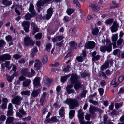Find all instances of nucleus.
<instances>
[{
    "label": "nucleus",
    "mask_w": 124,
    "mask_h": 124,
    "mask_svg": "<svg viewBox=\"0 0 124 124\" xmlns=\"http://www.w3.org/2000/svg\"><path fill=\"white\" fill-rule=\"evenodd\" d=\"M79 97L78 96L76 97V99H73L71 98H67L66 100L63 101L64 103L69 105V108L70 109H74L75 107H78L79 105L78 101L77 99H79Z\"/></svg>",
    "instance_id": "nucleus-1"
},
{
    "label": "nucleus",
    "mask_w": 124,
    "mask_h": 124,
    "mask_svg": "<svg viewBox=\"0 0 124 124\" xmlns=\"http://www.w3.org/2000/svg\"><path fill=\"white\" fill-rule=\"evenodd\" d=\"M80 77L76 74H72L70 78V83L71 84L75 83L74 85V88L76 90L81 88L82 85L81 84V83L79 81V79Z\"/></svg>",
    "instance_id": "nucleus-2"
},
{
    "label": "nucleus",
    "mask_w": 124,
    "mask_h": 124,
    "mask_svg": "<svg viewBox=\"0 0 124 124\" xmlns=\"http://www.w3.org/2000/svg\"><path fill=\"white\" fill-rule=\"evenodd\" d=\"M108 44L107 46H101L100 50L102 52H104L106 51L108 52H110L112 50V47L111 46L112 44L110 42H108Z\"/></svg>",
    "instance_id": "nucleus-3"
},
{
    "label": "nucleus",
    "mask_w": 124,
    "mask_h": 124,
    "mask_svg": "<svg viewBox=\"0 0 124 124\" xmlns=\"http://www.w3.org/2000/svg\"><path fill=\"white\" fill-rule=\"evenodd\" d=\"M24 44L26 46H33L34 44V42L29 37H25L24 39Z\"/></svg>",
    "instance_id": "nucleus-4"
},
{
    "label": "nucleus",
    "mask_w": 124,
    "mask_h": 124,
    "mask_svg": "<svg viewBox=\"0 0 124 124\" xmlns=\"http://www.w3.org/2000/svg\"><path fill=\"white\" fill-rule=\"evenodd\" d=\"M30 22L24 21L22 23V25L23 27V29L26 32H28L29 31Z\"/></svg>",
    "instance_id": "nucleus-5"
},
{
    "label": "nucleus",
    "mask_w": 124,
    "mask_h": 124,
    "mask_svg": "<svg viewBox=\"0 0 124 124\" xmlns=\"http://www.w3.org/2000/svg\"><path fill=\"white\" fill-rule=\"evenodd\" d=\"M95 44L93 41H89L86 42L85 45V47L87 49H92L95 47Z\"/></svg>",
    "instance_id": "nucleus-6"
},
{
    "label": "nucleus",
    "mask_w": 124,
    "mask_h": 124,
    "mask_svg": "<svg viewBox=\"0 0 124 124\" xmlns=\"http://www.w3.org/2000/svg\"><path fill=\"white\" fill-rule=\"evenodd\" d=\"M34 66L35 70H38L40 69L42 67L41 62L38 60H36L35 61Z\"/></svg>",
    "instance_id": "nucleus-7"
},
{
    "label": "nucleus",
    "mask_w": 124,
    "mask_h": 124,
    "mask_svg": "<svg viewBox=\"0 0 124 124\" xmlns=\"http://www.w3.org/2000/svg\"><path fill=\"white\" fill-rule=\"evenodd\" d=\"M22 98L18 96H16L11 100V102L14 104H16L19 105L21 103V100Z\"/></svg>",
    "instance_id": "nucleus-8"
},
{
    "label": "nucleus",
    "mask_w": 124,
    "mask_h": 124,
    "mask_svg": "<svg viewBox=\"0 0 124 124\" xmlns=\"http://www.w3.org/2000/svg\"><path fill=\"white\" fill-rule=\"evenodd\" d=\"M21 73L22 75L27 77H31L32 76H31V74L27 68L23 69L21 71Z\"/></svg>",
    "instance_id": "nucleus-9"
},
{
    "label": "nucleus",
    "mask_w": 124,
    "mask_h": 124,
    "mask_svg": "<svg viewBox=\"0 0 124 124\" xmlns=\"http://www.w3.org/2000/svg\"><path fill=\"white\" fill-rule=\"evenodd\" d=\"M118 24L116 22L114 21L112 25L110 27L111 32L113 33L116 31L118 30Z\"/></svg>",
    "instance_id": "nucleus-10"
},
{
    "label": "nucleus",
    "mask_w": 124,
    "mask_h": 124,
    "mask_svg": "<svg viewBox=\"0 0 124 124\" xmlns=\"http://www.w3.org/2000/svg\"><path fill=\"white\" fill-rule=\"evenodd\" d=\"M40 78L38 77H36L34 79L33 82L34 86L37 88L40 86Z\"/></svg>",
    "instance_id": "nucleus-11"
},
{
    "label": "nucleus",
    "mask_w": 124,
    "mask_h": 124,
    "mask_svg": "<svg viewBox=\"0 0 124 124\" xmlns=\"http://www.w3.org/2000/svg\"><path fill=\"white\" fill-rule=\"evenodd\" d=\"M31 26L32 28L33 31L32 34L33 35H34L36 32L39 31V29L37 27V25L34 23L33 22L31 23Z\"/></svg>",
    "instance_id": "nucleus-12"
},
{
    "label": "nucleus",
    "mask_w": 124,
    "mask_h": 124,
    "mask_svg": "<svg viewBox=\"0 0 124 124\" xmlns=\"http://www.w3.org/2000/svg\"><path fill=\"white\" fill-rule=\"evenodd\" d=\"M53 12V9L52 8H50L47 10L46 17V20H48L51 18Z\"/></svg>",
    "instance_id": "nucleus-13"
},
{
    "label": "nucleus",
    "mask_w": 124,
    "mask_h": 124,
    "mask_svg": "<svg viewBox=\"0 0 124 124\" xmlns=\"http://www.w3.org/2000/svg\"><path fill=\"white\" fill-rule=\"evenodd\" d=\"M11 58V56L8 54H3L0 56V60L1 61H4L5 60H10Z\"/></svg>",
    "instance_id": "nucleus-14"
},
{
    "label": "nucleus",
    "mask_w": 124,
    "mask_h": 124,
    "mask_svg": "<svg viewBox=\"0 0 124 124\" xmlns=\"http://www.w3.org/2000/svg\"><path fill=\"white\" fill-rule=\"evenodd\" d=\"M19 111L16 113V115L17 116L21 118H22L23 115H25L26 114V112L22 108L19 109Z\"/></svg>",
    "instance_id": "nucleus-15"
},
{
    "label": "nucleus",
    "mask_w": 124,
    "mask_h": 124,
    "mask_svg": "<svg viewBox=\"0 0 124 124\" xmlns=\"http://www.w3.org/2000/svg\"><path fill=\"white\" fill-rule=\"evenodd\" d=\"M46 92L43 93L42 96L40 100V103L42 106L44 105L45 103L46 97Z\"/></svg>",
    "instance_id": "nucleus-16"
},
{
    "label": "nucleus",
    "mask_w": 124,
    "mask_h": 124,
    "mask_svg": "<svg viewBox=\"0 0 124 124\" xmlns=\"http://www.w3.org/2000/svg\"><path fill=\"white\" fill-rule=\"evenodd\" d=\"M31 82V81L30 79H26L22 83L23 86V87H26L30 85Z\"/></svg>",
    "instance_id": "nucleus-17"
},
{
    "label": "nucleus",
    "mask_w": 124,
    "mask_h": 124,
    "mask_svg": "<svg viewBox=\"0 0 124 124\" xmlns=\"http://www.w3.org/2000/svg\"><path fill=\"white\" fill-rule=\"evenodd\" d=\"M63 37L62 35L54 37L52 39L53 42H55L57 41H61L63 39Z\"/></svg>",
    "instance_id": "nucleus-18"
},
{
    "label": "nucleus",
    "mask_w": 124,
    "mask_h": 124,
    "mask_svg": "<svg viewBox=\"0 0 124 124\" xmlns=\"http://www.w3.org/2000/svg\"><path fill=\"white\" fill-rule=\"evenodd\" d=\"M89 6L90 7L92 8L93 10L95 12L98 11L100 9V7L98 5L90 4Z\"/></svg>",
    "instance_id": "nucleus-19"
},
{
    "label": "nucleus",
    "mask_w": 124,
    "mask_h": 124,
    "mask_svg": "<svg viewBox=\"0 0 124 124\" xmlns=\"http://www.w3.org/2000/svg\"><path fill=\"white\" fill-rule=\"evenodd\" d=\"M40 92V90H37L33 91L31 93V95L33 97H37L39 94Z\"/></svg>",
    "instance_id": "nucleus-20"
},
{
    "label": "nucleus",
    "mask_w": 124,
    "mask_h": 124,
    "mask_svg": "<svg viewBox=\"0 0 124 124\" xmlns=\"http://www.w3.org/2000/svg\"><path fill=\"white\" fill-rule=\"evenodd\" d=\"M29 11L32 15H34L35 14V11L34 9V6L32 4H30V7L29 9Z\"/></svg>",
    "instance_id": "nucleus-21"
},
{
    "label": "nucleus",
    "mask_w": 124,
    "mask_h": 124,
    "mask_svg": "<svg viewBox=\"0 0 124 124\" xmlns=\"http://www.w3.org/2000/svg\"><path fill=\"white\" fill-rule=\"evenodd\" d=\"M14 118L11 116L8 117L6 121V124H10L12 123L14 121Z\"/></svg>",
    "instance_id": "nucleus-22"
},
{
    "label": "nucleus",
    "mask_w": 124,
    "mask_h": 124,
    "mask_svg": "<svg viewBox=\"0 0 124 124\" xmlns=\"http://www.w3.org/2000/svg\"><path fill=\"white\" fill-rule=\"evenodd\" d=\"M109 66V63L107 62H105L101 66V70H104L108 68Z\"/></svg>",
    "instance_id": "nucleus-23"
},
{
    "label": "nucleus",
    "mask_w": 124,
    "mask_h": 124,
    "mask_svg": "<svg viewBox=\"0 0 124 124\" xmlns=\"http://www.w3.org/2000/svg\"><path fill=\"white\" fill-rule=\"evenodd\" d=\"M8 0H3L2 1V4L6 6L10 5L12 4V2L11 1H8Z\"/></svg>",
    "instance_id": "nucleus-24"
},
{
    "label": "nucleus",
    "mask_w": 124,
    "mask_h": 124,
    "mask_svg": "<svg viewBox=\"0 0 124 124\" xmlns=\"http://www.w3.org/2000/svg\"><path fill=\"white\" fill-rule=\"evenodd\" d=\"M21 94L22 95H24L28 96H29L31 94V92L30 91L25 90L21 92Z\"/></svg>",
    "instance_id": "nucleus-25"
},
{
    "label": "nucleus",
    "mask_w": 124,
    "mask_h": 124,
    "mask_svg": "<svg viewBox=\"0 0 124 124\" xmlns=\"http://www.w3.org/2000/svg\"><path fill=\"white\" fill-rule=\"evenodd\" d=\"M70 76V74H68L64 76V77H62L61 78V82H64Z\"/></svg>",
    "instance_id": "nucleus-26"
},
{
    "label": "nucleus",
    "mask_w": 124,
    "mask_h": 124,
    "mask_svg": "<svg viewBox=\"0 0 124 124\" xmlns=\"http://www.w3.org/2000/svg\"><path fill=\"white\" fill-rule=\"evenodd\" d=\"M64 108V107H62L59 110V114L60 116L63 117L65 114Z\"/></svg>",
    "instance_id": "nucleus-27"
},
{
    "label": "nucleus",
    "mask_w": 124,
    "mask_h": 124,
    "mask_svg": "<svg viewBox=\"0 0 124 124\" xmlns=\"http://www.w3.org/2000/svg\"><path fill=\"white\" fill-rule=\"evenodd\" d=\"M96 108L91 107L89 108V112L90 113L93 114L95 112H96Z\"/></svg>",
    "instance_id": "nucleus-28"
},
{
    "label": "nucleus",
    "mask_w": 124,
    "mask_h": 124,
    "mask_svg": "<svg viewBox=\"0 0 124 124\" xmlns=\"http://www.w3.org/2000/svg\"><path fill=\"white\" fill-rule=\"evenodd\" d=\"M76 59L78 62H81L84 60L85 57L80 56L77 57Z\"/></svg>",
    "instance_id": "nucleus-29"
},
{
    "label": "nucleus",
    "mask_w": 124,
    "mask_h": 124,
    "mask_svg": "<svg viewBox=\"0 0 124 124\" xmlns=\"http://www.w3.org/2000/svg\"><path fill=\"white\" fill-rule=\"evenodd\" d=\"M71 47L73 49L76 48L77 46V44L74 41H72L70 43Z\"/></svg>",
    "instance_id": "nucleus-30"
},
{
    "label": "nucleus",
    "mask_w": 124,
    "mask_h": 124,
    "mask_svg": "<svg viewBox=\"0 0 124 124\" xmlns=\"http://www.w3.org/2000/svg\"><path fill=\"white\" fill-rule=\"evenodd\" d=\"M75 112L74 110H70L69 113V118L70 119H72L74 116Z\"/></svg>",
    "instance_id": "nucleus-31"
},
{
    "label": "nucleus",
    "mask_w": 124,
    "mask_h": 124,
    "mask_svg": "<svg viewBox=\"0 0 124 124\" xmlns=\"http://www.w3.org/2000/svg\"><path fill=\"white\" fill-rule=\"evenodd\" d=\"M37 52V47H35L33 49L31 53L32 56L33 57L35 54V53Z\"/></svg>",
    "instance_id": "nucleus-32"
},
{
    "label": "nucleus",
    "mask_w": 124,
    "mask_h": 124,
    "mask_svg": "<svg viewBox=\"0 0 124 124\" xmlns=\"http://www.w3.org/2000/svg\"><path fill=\"white\" fill-rule=\"evenodd\" d=\"M118 34H113L111 38L112 41L116 42L117 39Z\"/></svg>",
    "instance_id": "nucleus-33"
},
{
    "label": "nucleus",
    "mask_w": 124,
    "mask_h": 124,
    "mask_svg": "<svg viewBox=\"0 0 124 124\" xmlns=\"http://www.w3.org/2000/svg\"><path fill=\"white\" fill-rule=\"evenodd\" d=\"M32 16L29 13H28L25 15V19L26 20H29L31 19Z\"/></svg>",
    "instance_id": "nucleus-34"
},
{
    "label": "nucleus",
    "mask_w": 124,
    "mask_h": 124,
    "mask_svg": "<svg viewBox=\"0 0 124 124\" xmlns=\"http://www.w3.org/2000/svg\"><path fill=\"white\" fill-rule=\"evenodd\" d=\"M87 92V90H84L80 94V97L81 98L85 97Z\"/></svg>",
    "instance_id": "nucleus-35"
},
{
    "label": "nucleus",
    "mask_w": 124,
    "mask_h": 124,
    "mask_svg": "<svg viewBox=\"0 0 124 124\" xmlns=\"http://www.w3.org/2000/svg\"><path fill=\"white\" fill-rule=\"evenodd\" d=\"M44 4L42 0H40V1L38 2L37 3V6L38 7L40 8L41 6H43Z\"/></svg>",
    "instance_id": "nucleus-36"
},
{
    "label": "nucleus",
    "mask_w": 124,
    "mask_h": 124,
    "mask_svg": "<svg viewBox=\"0 0 124 124\" xmlns=\"http://www.w3.org/2000/svg\"><path fill=\"white\" fill-rule=\"evenodd\" d=\"M99 30L97 28H95L93 29L92 31V33L93 35H96L98 32Z\"/></svg>",
    "instance_id": "nucleus-37"
},
{
    "label": "nucleus",
    "mask_w": 124,
    "mask_h": 124,
    "mask_svg": "<svg viewBox=\"0 0 124 124\" xmlns=\"http://www.w3.org/2000/svg\"><path fill=\"white\" fill-rule=\"evenodd\" d=\"M6 76L7 80L9 82H11L14 78V77L13 76H10L8 75L7 76L6 75Z\"/></svg>",
    "instance_id": "nucleus-38"
},
{
    "label": "nucleus",
    "mask_w": 124,
    "mask_h": 124,
    "mask_svg": "<svg viewBox=\"0 0 124 124\" xmlns=\"http://www.w3.org/2000/svg\"><path fill=\"white\" fill-rule=\"evenodd\" d=\"M88 101L89 102L94 105H97L98 104V101H94L93 99L88 100Z\"/></svg>",
    "instance_id": "nucleus-39"
},
{
    "label": "nucleus",
    "mask_w": 124,
    "mask_h": 124,
    "mask_svg": "<svg viewBox=\"0 0 124 124\" xmlns=\"http://www.w3.org/2000/svg\"><path fill=\"white\" fill-rule=\"evenodd\" d=\"M51 48V44L50 43L47 44L46 45V49L48 52H50Z\"/></svg>",
    "instance_id": "nucleus-40"
},
{
    "label": "nucleus",
    "mask_w": 124,
    "mask_h": 124,
    "mask_svg": "<svg viewBox=\"0 0 124 124\" xmlns=\"http://www.w3.org/2000/svg\"><path fill=\"white\" fill-rule=\"evenodd\" d=\"M84 112H82L81 114L78 115V116L79 119H84Z\"/></svg>",
    "instance_id": "nucleus-41"
},
{
    "label": "nucleus",
    "mask_w": 124,
    "mask_h": 124,
    "mask_svg": "<svg viewBox=\"0 0 124 124\" xmlns=\"http://www.w3.org/2000/svg\"><path fill=\"white\" fill-rule=\"evenodd\" d=\"M73 12V10L71 8L68 9L66 11V12L68 14L70 15Z\"/></svg>",
    "instance_id": "nucleus-42"
},
{
    "label": "nucleus",
    "mask_w": 124,
    "mask_h": 124,
    "mask_svg": "<svg viewBox=\"0 0 124 124\" xmlns=\"http://www.w3.org/2000/svg\"><path fill=\"white\" fill-rule=\"evenodd\" d=\"M10 63V61H6L5 62V64L6 65V67L8 68V69L9 70L11 68V66H9Z\"/></svg>",
    "instance_id": "nucleus-43"
},
{
    "label": "nucleus",
    "mask_w": 124,
    "mask_h": 124,
    "mask_svg": "<svg viewBox=\"0 0 124 124\" xmlns=\"http://www.w3.org/2000/svg\"><path fill=\"white\" fill-rule=\"evenodd\" d=\"M111 84L112 85H114V86H117L118 85V83L116 82V81L115 79H113L111 82Z\"/></svg>",
    "instance_id": "nucleus-44"
},
{
    "label": "nucleus",
    "mask_w": 124,
    "mask_h": 124,
    "mask_svg": "<svg viewBox=\"0 0 124 124\" xmlns=\"http://www.w3.org/2000/svg\"><path fill=\"white\" fill-rule=\"evenodd\" d=\"M73 2L77 7H78V8L80 7V4L78 0H73Z\"/></svg>",
    "instance_id": "nucleus-45"
},
{
    "label": "nucleus",
    "mask_w": 124,
    "mask_h": 124,
    "mask_svg": "<svg viewBox=\"0 0 124 124\" xmlns=\"http://www.w3.org/2000/svg\"><path fill=\"white\" fill-rule=\"evenodd\" d=\"M113 22V19H108L106 20L105 23L106 24H111Z\"/></svg>",
    "instance_id": "nucleus-46"
},
{
    "label": "nucleus",
    "mask_w": 124,
    "mask_h": 124,
    "mask_svg": "<svg viewBox=\"0 0 124 124\" xmlns=\"http://www.w3.org/2000/svg\"><path fill=\"white\" fill-rule=\"evenodd\" d=\"M47 56L46 55H45L43 59L42 62L44 64H45L47 62Z\"/></svg>",
    "instance_id": "nucleus-47"
},
{
    "label": "nucleus",
    "mask_w": 124,
    "mask_h": 124,
    "mask_svg": "<svg viewBox=\"0 0 124 124\" xmlns=\"http://www.w3.org/2000/svg\"><path fill=\"white\" fill-rule=\"evenodd\" d=\"M34 37L36 39H40L42 37V35L39 33H38L34 35Z\"/></svg>",
    "instance_id": "nucleus-48"
},
{
    "label": "nucleus",
    "mask_w": 124,
    "mask_h": 124,
    "mask_svg": "<svg viewBox=\"0 0 124 124\" xmlns=\"http://www.w3.org/2000/svg\"><path fill=\"white\" fill-rule=\"evenodd\" d=\"M6 116L4 115H2L0 116V121H4L6 119Z\"/></svg>",
    "instance_id": "nucleus-49"
},
{
    "label": "nucleus",
    "mask_w": 124,
    "mask_h": 124,
    "mask_svg": "<svg viewBox=\"0 0 124 124\" xmlns=\"http://www.w3.org/2000/svg\"><path fill=\"white\" fill-rule=\"evenodd\" d=\"M101 76L102 77L103 79H108V78L107 75L103 72H101L100 74Z\"/></svg>",
    "instance_id": "nucleus-50"
},
{
    "label": "nucleus",
    "mask_w": 124,
    "mask_h": 124,
    "mask_svg": "<svg viewBox=\"0 0 124 124\" xmlns=\"http://www.w3.org/2000/svg\"><path fill=\"white\" fill-rule=\"evenodd\" d=\"M67 92L68 93L70 94L72 93H74V90L72 89H66Z\"/></svg>",
    "instance_id": "nucleus-51"
},
{
    "label": "nucleus",
    "mask_w": 124,
    "mask_h": 124,
    "mask_svg": "<svg viewBox=\"0 0 124 124\" xmlns=\"http://www.w3.org/2000/svg\"><path fill=\"white\" fill-rule=\"evenodd\" d=\"M122 103L120 102L119 103H116L115 104V107L116 109H118L119 107L122 106Z\"/></svg>",
    "instance_id": "nucleus-52"
},
{
    "label": "nucleus",
    "mask_w": 124,
    "mask_h": 124,
    "mask_svg": "<svg viewBox=\"0 0 124 124\" xmlns=\"http://www.w3.org/2000/svg\"><path fill=\"white\" fill-rule=\"evenodd\" d=\"M13 115V112L12 110H9L8 111L7 114V116H12Z\"/></svg>",
    "instance_id": "nucleus-53"
},
{
    "label": "nucleus",
    "mask_w": 124,
    "mask_h": 124,
    "mask_svg": "<svg viewBox=\"0 0 124 124\" xmlns=\"http://www.w3.org/2000/svg\"><path fill=\"white\" fill-rule=\"evenodd\" d=\"M51 122H57L58 121V119H57L56 117V116H53L51 118Z\"/></svg>",
    "instance_id": "nucleus-54"
},
{
    "label": "nucleus",
    "mask_w": 124,
    "mask_h": 124,
    "mask_svg": "<svg viewBox=\"0 0 124 124\" xmlns=\"http://www.w3.org/2000/svg\"><path fill=\"white\" fill-rule=\"evenodd\" d=\"M98 91L101 95H102L104 92V89L102 88H100L98 89Z\"/></svg>",
    "instance_id": "nucleus-55"
},
{
    "label": "nucleus",
    "mask_w": 124,
    "mask_h": 124,
    "mask_svg": "<svg viewBox=\"0 0 124 124\" xmlns=\"http://www.w3.org/2000/svg\"><path fill=\"white\" fill-rule=\"evenodd\" d=\"M6 40L8 41H10L12 39L11 36L10 35H8L6 37Z\"/></svg>",
    "instance_id": "nucleus-56"
},
{
    "label": "nucleus",
    "mask_w": 124,
    "mask_h": 124,
    "mask_svg": "<svg viewBox=\"0 0 124 124\" xmlns=\"http://www.w3.org/2000/svg\"><path fill=\"white\" fill-rule=\"evenodd\" d=\"M96 93H94L93 94L90 95L88 97L89 100L90 99H92L93 97L96 96Z\"/></svg>",
    "instance_id": "nucleus-57"
},
{
    "label": "nucleus",
    "mask_w": 124,
    "mask_h": 124,
    "mask_svg": "<svg viewBox=\"0 0 124 124\" xmlns=\"http://www.w3.org/2000/svg\"><path fill=\"white\" fill-rule=\"evenodd\" d=\"M19 79L20 81H24L26 79V78L23 76H20L19 78Z\"/></svg>",
    "instance_id": "nucleus-58"
},
{
    "label": "nucleus",
    "mask_w": 124,
    "mask_h": 124,
    "mask_svg": "<svg viewBox=\"0 0 124 124\" xmlns=\"http://www.w3.org/2000/svg\"><path fill=\"white\" fill-rule=\"evenodd\" d=\"M7 104H6L3 103L2 105L0 106V108L3 109H6L7 108Z\"/></svg>",
    "instance_id": "nucleus-59"
},
{
    "label": "nucleus",
    "mask_w": 124,
    "mask_h": 124,
    "mask_svg": "<svg viewBox=\"0 0 124 124\" xmlns=\"http://www.w3.org/2000/svg\"><path fill=\"white\" fill-rule=\"evenodd\" d=\"M90 116L91 115L90 114H87L85 116V119L87 120H90Z\"/></svg>",
    "instance_id": "nucleus-60"
},
{
    "label": "nucleus",
    "mask_w": 124,
    "mask_h": 124,
    "mask_svg": "<svg viewBox=\"0 0 124 124\" xmlns=\"http://www.w3.org/2000/svg\"><path fill=\"white\" fill-rule=\"evenodd\" d=\"M5 44V42L3 40H0V47L2 46Z\"/></svg>",
    "instance_id": "nucleus-61"
},
{
    "label": "nucleus",
    "mask_w": 124,
    "mask_h": 124,
    "mask_svg": "<svg viewBox=\"0 0 124 124\" xmlns=\"http://www.w3.org/2000/svg\"><path fill=\"white\" fill-rule=\"evenodd\" d=\"M103 122L104 124H105L107 121V120L108 117L106 115H104L103 116Z\"/></svg>",
    "instance_id": "nucleus-62"
},
{
    "label": "nucleus",
    "mask_w": 124,
    "mask_h": 124,
    "mask_svg": "<svg viewBox=\"0 0 124 124\" xmlns=\"http://www.w3.org/2000/svg\"><path fill=\"white\" fill-rule=\"evenodd\" d=\"M44 123L45 124H47L49 123H51V119L46 118L44 121Z\"/></svg>",
    "instance_id": "nucleus-63"
},
{
    "label": "nucleus",
    "mask_w": 124,
    "mask_h": 124,
    "mask_svg": "<svg viewBox=\"0 0 124 124\" xmlns=\"http://www.w3.org/2000/svg\"><path fill=\"white\" fill-rule=\"evenodd\" d=\"M2 101L4 103L7 104L8 102V99L6 98H4L2 99Z\"/></svg>",
    "instance_id": "nucleus-64"
}]
</instances>
